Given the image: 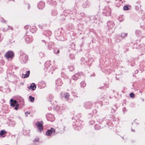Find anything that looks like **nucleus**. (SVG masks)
I'll list each match as a JSON object with an SVG mask.
<instances>
[{"instance_id": "nucleus-1", "label": "nucleus", "mask_w": 145, "mask_h": 145, "mask_svg": "<svg viewBox=\"0 0 145 145\" xmlns=\"http://www.w3.org/2000/svg\"><path fill=\"white\" fill-rule=\"evenodd\" d=\"M4 56L7 59L12 60L14 57V54L12 51H9L5 53Z\"/></svg>"}, {"instance_id": "nucleus-2", "label": "nucleus", "mask_w": 145, "mask_h": 145, "mask_svg": "<svg viewBox=\"0 0 145 145\" xmlns=\"http://www.w3.org/2000/svg\"><path fill=\"white\" fill-rule=\"evenodd\" d=\"M20 59L22 62L25 63L28 60V56L25 54L23 53L20 55Z\"/></svg>"}, {"instance_id": "nucleus-3", "label": "nucleus", "mask_w": 145, "mask_h": 145, "mask_svg": "<svg viewBox=\"0 0 145 145\" xmlns=\"http://www.w3.org/2000/svg\"><path fill=\"white\" fill-rule=\"evenodd\" d=\"M43 122L42 121H38L35 123L40 132H41L43 130Z\"/></svg>"}, {"instance_id": "nucleus-4", "label": "nucleus", "mask_w": 145, "mask_h": 145, "mask_svg": "<svg viewBox=\"0 0 145 145\" xmlns=\"http://www.w3.org/2000/svg\"><path fill=\"white\" fill-rule=\"evenodd\" d=\"M55 132V130L54 128H52L50 129L47 130L46 133V134L47 136H50L53 133H54Z\"/></svg>"}, {"instance_id": "nucleus-5", "label": "nucleus", "mask_w": 145, "mask_h": 145, "mask_svg": "<svg viewBox=\"0 0 145 145\" xmlns=\"http://www.w3.org/2000/svg\"><path fill=\"white\" fill-rule=\"evenodd\" d=\"M47 118L48 120L53 121L55 119L54 116L51 114H49L47 115Z\"/></svg>"}, {"instance_id": "nucleus-6", "label": "nucleus", "mask_w": 145, "mask_h": 145, "mask_svg": "<svg viewBox=\"0 0 145 145\" xmlns=\"http://www.w3.org/2000/svg\"><path fill=\"white\" fill-rule=\"evenodd\" d=\"M17 101L16 100H13L12 99H11L10 101V105L11 106L13 107L14 106H18V105L17 104Z\"/></svg>"}, {"instance_id": "nucleus-7", "label": "nucleus", "mask_w": 145, "mask_h": 145, "mask_svg": "<svg viewBox=\"0 0 145 145\" xmlns=\"http://www.w3.org/2000/svg\"><path fill=\"white\" fill-rule=\"evenodd\" d=\"M104 12L106 13V16H108L110 15L111 10L110 8L109 7H106L105 8Z\"/></svg>"}, {"instance_id": "nucleus-8", "label": "nucleus", "mask_w": 145, "mask_h": 145, "mask_svg": "<svg viewBox=\"0 0 145 145\" xmlns=\"http://www.w3.org/2000/svg\"><path fill=\"white\" fill-rule=\"evenodd\" d=\"M107 26L110 29H111L114 27V24L112 21L108 22L107 23Z\"/></svg>"}, {"instance_id": "nucleus-9", "label": "nucleus", "mask_w": 145, "mask_h": 145, "mask_svg": "<svg viewBox=\"0 0 145 145\" xmlns=\"http://www.w3.org/2000/svg\"><path fill=\"white\" fill-rule=\"evenodd\" d=\"M44 6V3L43 1L39 2L38 5V7L39 9H42Z\"/></svg>"}, {"instance_id": "nucleus-10", "label": "nucleus", "mask_w": 145, "mask_h": 145, "mask_svg": "<svg viewBox=\"0 0 145 145\" xmlns=\"http://www.w3.org/2000/svg\"><path fill=\"white\" fill-rule=\"evenodd\" d=\"M30 71H27L26 72L25 74H22V77L23 78H27L29 76L30 74Z\"/></svg>"}, {"instance_id": "nucleus-11", "label": "nucleus", "mask_w": 145, "mask_h": 145, "mask_svg": "<svg viewBox=\"0 0 145 145\" xmlns=\"http://www.w3.org/2000/svg\"><path fill=\"white\" fill-rule=\"evenodd\" d=\"M32 36L31 35H29L25 38L26 41L27 43H30L32 41V39L31 38Z\"/></svg>"}, {"instance_id": "nucleus-12", "label": "nucleus", "mask_w": 145, "mask_h": 145, "mask_svg": "<svg viewBox=\"0 0 145 145\" xmlns=\"http://www.w3.org/2000/svg\"><path fill=\"white\" fill-rule=\"evenodd\" d=\"M36 87L35 84L34 83H33L31 85L28 86V88L29 89H31L32 90H34L36 89Z\"/></svg>"}, {"instance_id": "nucleus-13", "label": "nucleus", "mask_w": 145, "mask_h": 145, "mask_svg": "<svg viewBox=\"0 0 145 145\" xmlns=\"http://www.w3.org/2000/svg\"><path fill=\"white\" fill-rule=\"evenodd\" d=\"M62 81L60 79H58L56 81V84L57 86H61L62 84Z\"/></svg>"}, {"instance_id": "nucleus-14", "label": "nucleus", "mask_w": 145, "mask_h": 145, "mask_svg": "<svg viewBox=\"0 0 145 145\" xmlns=\"http://www.w3.org/2000/svg\"><path fill=\"white\" fill-rule=\"evenodd\" d=\"M6 133V131L4 130H2L0 132V136L2 137H5V134Z\"/></svg>"}, {"instance_id": "nucleus-15", "label": "nucleus", "mask_w": 145, "mask_h": 145, "mask_svg": "<svg viewBox=\"0 0 145 145\" xmlns=\"http://www.w3.org/2000/svg\"><path fill=\"white\" fill-rule=\"evenodd\" d=\"M79 76V73H76L72 76V79H73V80H76L78 78Z\"/></svg>"}, {"instance_id": "nucleus-16", "label": "nucleus", "mask_w": 145, "mask_h": 145, "mask_svg": "<svg viewBox=\"0 0 145 145\" xmlns=\"http://www.w3.org/2000/svg\"><path fill=\"white\" fill-rule=\"evenodd\" d=\"M29 99L30 101L31 102H33L35 99V98L34 97H32L31 96H29Z\"/></svg>"}, {"instance_id": "nucleus-17", "label": "nucleus", "mask_w": 145, "mask_h": 145, "mask_svg": "<svg viewBox=\"0 0 145 145\" xmlns=\"http://www.w3.org/2000/svg\"><path fill=\"white\" fill-rule=\"evenodd\" d=\"M123 9L125 10H129L128 6L126 5L123 7Z\"/></svg>"}, {"instance_id": "nucleus-18", "label": "nucleus", "mask_w": 145, "mask_h": 145, "mask_svg": "<svg viewBox=\"0 0 145 145\" xmlns=\"http://www.w3.org/2000/svg\"><path fill=\"white\" fill-rule=\"evenodd\" d=\"M80 84H81V86L82 87H84L86 85V84L84 82V81L82 82Z\"/></svg>"}, {"instance_id": "nucleus-19", "label": "nucleus", "mask_w": 145, "mask_h": 145, "mask_svg": "<svg viewBox=\"0 0 145 145\" xmlns=\"http://www.w3.org/2000/svg\"><path fill=\"white\" fill-rule=\"evenodd\" d=\"M127 35V33H122L121 34V37L123 38L125 37V36H126Z\"/></svg>"}, {"instance_id": "nucleus-20", "label": "nucleus", "mask_w": 145, "mask_h": 145, "mask_svg": "<svg viewBox=\"0 0 145 145\" xmlns=\"http://www.w3.org/2000/svg\"><path fill=\"white\" fill-rule=\"evenodd\" d=\"M131 97L134 98L135 97V95L133 93H131L130 94Z\"/></svg>"}, {"instance_id": "nucleus-21", "label": "nucleus", "mask_w": 145, "mask_h": 145, "mask_svg": "<svg viewBox=\"0 0 145 145\" xmlns=\"http://www.w3.org/2000/svg\"><path fill=\"white\" fill-rule=\"evenodd\" d=\"M64 95H65V98L67 99L68 98L69 96V94L68 93H66Z\"/></svg>"}, {"instance_id": "nucleus-22", "label": "nucleus", "mask_w": 145, "mask_h": 145, "mask_svg": "<svg viewBox=\"0 0 145 145\" xmlns=\"http://www.w3.org/2000/svg\"><path fill=\"white\" fill-rule=\"evenodd\" d=\"M30 31H31L33 33H34L35 31H36V29L35 28H33V29H32L31 28V29H30Z\"/></svg>"}, {"instance_id": "nucleus-23", "label": "nucleus", "mask_w": 145, "mask_h": 145, "mask_svg": "<svg viewBox=\"0 0 145 145\" xmlns=\"http://www.w3.org/2000/svg\"><path fill=\"white\" fill-rule=\"evenodd\" d=\"M69 68L70 71H72L74 69V67L72 66L70 67Z\"/></svg>"}, {"instance_id": "nucleus-24", "label": "nucleus", "mask_w": 145, "mask_h": 145, "mask_svg": "<svg viewBox=\"0 0 145 145\" xmlns=\"http://www.w3.org/2000/svg\"><path fill=\"white\" fill-rule=\"evenodd\" d=\"M39 140V138H36L34 140L33 142H36L38 141Z\"/></svg>"}, {"instance_id": "nucleus-25", "label": "nucleus", "mask_w": 145, "mask_h": 145, "mask_svg": "<svg viewBox=\"0 0 145 145\" xmlns=\"http://www.w3.org/2000/svg\"><path fill=\"white\" fill-rule=\"evenodd\" d=\"M140 33L141 32L139 30L137 31L136 32V34H137L138 33Z\"/></svg>"}, {"instance_id": "nucleus-26", "label": "nucleus", "mask_w": 145, "mask_h": 145, "mask_svg": "<svg viewBox=\"0 0 145 145\" xmlns=\"http://www.w3.org/2000/svg\"><path fill=\"white\" fill-rule=\"evenodd\" d=\"M2 20H3V21H2V20H1V22H4V23H5V22H6V21L5 20H4V19H3Z\"/></svg>"}, {"instance_id": "nucleus-27", "label": "nucleus", "mask_w": 145, "mask_h": 145, "mask_svg": "<svg viewBox=\"0 0 145 145\" xmlns=\"http://www.w3.org/2000/svg\"><path fill=\"white\" fill-rule=\"evenodd\" d=\"M8 28L9 29H10L11 30H12L13 29L12 27L11 26H8Z\"/></svg>"}, {"instance_id": "nucleus-28", "label": "nucleus", "mask_w": 145, "mask_h": 145, "mask_svg": "<svg viewBox=\"0 0 145 145\" xmlns=\"http://www.w3.org/2000/svg\"><path fill=\"white\" fill-rule=\"evenodd\" d=\"M29 114V113L28 112H26L25 113V114L26 115V116H27V115Z\"/></svg>"}, {"instance_id": "nucleus-29", "label": "nucleus", "mask_w": 145, "mask_h": 145, "mask_svg": "<svg viewBox=\"0 0 145 145\" xmlns=\"http://www.w3.org/2000/svg\"><path fill=\"white\" fill-rule=\"evenodd\" d=\"M18 107L17 106H16L15 108H14V109L16 110H17L18 109Z\"/></svg>"}, {"instance_id": "nucleus-30", "label": "nucleus", "mask_w": 145, "mask_h": 145, "mask_svg": "<svg viewBox=\"0 0 145 145\" xmlns=\"http://www.w3.org/2000/svg\"><path fill=\"white\" fill-rule=\"evenodd\" d=\"M39 26L40 28L41 29L42 28L43 26L42 25H39Z\"/></svg>"}, {"instance_id": "nucleus-31", "label": "nucleus", "mask_w": 145, "mask_h": 145, "mask_svg": "<svg viewBox=\"0 0 145 145\" xmlns=\"http://www.w3.org/2000/svg\"><path fill=\"white\" fill-rule=\"evenodd\" d=\"M85 107L86 108H89L90 107V106H89V107H87V106H86V105H85Z\"/></svg>"}, {"instance_id": "nucleus-32", "label": "nucleus", "mask_w": 145, "mask_h": 145, "mask_svg": "<svg viewBox=\"0 0 145 145\" xmlns=\"http://www.w3.org/2000/svg\"><path fill=\"white\" fill-rule=\"evenodd\" d=\"M2 40V39L1 38V35H0V42Z\"/></svg>"}, {"instance_id": "nucleus-33", "label": "nucleus", "mask_w": 145, "mask_h": 145, "mask_svg": "<svg viewBox=\"0 0 145 145\" xmlns=\"http://www.w3.org/2000/svg\"><path fill=\"white\" fill-rule=\"evenodd\" d=\"M59 52V50H58L57 52V54H58Z\"/></svg>"}, {"instance_id": "nucleus-34", "label": "nucleus", "mask_w": 145, "mask_h": 145, "mask_svg": "<svg viewBox=\"0 0 145 145\" xmlns=\"http://www.w3.org/2000/svg\"><path fill=\"white\" fill-rule=\"evenodd\" d=\"M131 131L133 132H134L135 131V130L131 129Z\"/></svg>"}, {"instance_id": "nucleus-35", "label": "nucleus", "mask_w": 145, "mask_h": 145, "mask_svg": "<svg viewBox=\"0 0 145 145\" xmlns=\"http://www.w3.org/2000/svg\"><path fill=\"white\" fill-rule=\"evenodd\" d=\"M49 35H51V33L50 31H49Z\"/></svg>"}, {"instance_id": "nucleus-36", "label": "nucleus", "mask_w": 145, "mask_h": 145, "mask_svg": "<svg viewBox=\"0 0 145 145\" xmlns=\"http://www.w3.org/2000/svg\"><path fill=\"white\" fill-rule=\"evenodd\" d=\"M135 72H138V71H135Z\"/></svg>"}, {"instance_id": "nucleus-37", "label": "nucleus", "mask_w": 145, "mask_h": 145, "mask_svg": "<svg viewBox=\"0 0 145 145\" xmlns=\"http://www.w3.org/2000/svg\"><path fill=\"white\" fill-rule=\"evenodd\" d=\"M3 30H4V31H6V30H5V29H3Z\"/></svg>"}, {"instance_id": "nucleus-38", "label": "nucleus", "mask_w": 145, "mask_h": 145, "mask_svg": "<svg viewBox=\"0 0 145 145\" xmlns=\"http://www.w3.org/2000/svg\"><path fill=\"white\" fill-rule=\"evenodd\" d=\"M28 8H29V5L28 6Z\"/></svg>"}]
</instances>
